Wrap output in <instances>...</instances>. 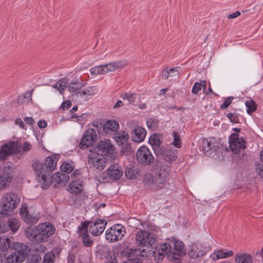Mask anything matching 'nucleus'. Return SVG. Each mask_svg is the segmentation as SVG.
I'll list each match as a JSON object with an SVG mask.
<instances>
[{
	"instance_id": "obj_12",
	"label": "nucleus",
	"mask_w": 263,
	"mask_h": 263,
	"mask_svg": "<svg viewBox=\"0 0 263 263\" xmlns=\"http://www.w3.org/2000/svg\"><path fill=\"white\" fill-rule=\"evenodd\" d=\"M136 159L140 164L144 166L150 165L154 160L151 150L146 146H142L138 149Z\"/></svg>"
},
{
	"instance_id": "obj_23",
	"label": "nucleus",
	"mask_w": 263,
	"mask_h": 263,
	"mask_svg": "<svg viewBox=\"0 0 263 263\" xmlns=\"http://www.w3.org/2000/svg\"><path fill=\"white\" fill-rule=\"evenodd\" d=\"M145 136V129L141 126H137L132 132V138L134 142L140 143L144 140Z\"/></svg>"
},
{
	"instance_id": "obj_10",
	"label": "nucleus",
	"mask_w": 263,
	"mask_h": 263,
	"mask_svg": "<svg viewBox=\"0 0 263 263\" xmlns=\"http://www.w3.org/2000/svg\"><path fill=\"white\" fill-rule=\"evenodd\" d=\"M125 233L124 227L121 224H116L106 231L105 238L109 242H116L121 240Z\"/></svg>"
},
{
	"instance_id": "obj_2",
	"label": "nucleus",
	"mask_w": 263,
	"mask_h": 263,
	"mask_svg": "<svg viewBox=\"0 0 263 263\" xmlns=\"http://www.w3.org/2000/svg\"><path fill=\"white\" fill-rule=\"evenodd\" d=\"M55 231V228L53 224L49 222H45L36 226L27 228L25 234L29 240L41 243L48 241Z\"/></svg>"
},
{
	"instance_id": "obj_64",
	"label": "nucleus",
	"mask_w": 263,
	"mask_h": 263,
	"mask_svg": "<svg viewBox=\"0 0 263 263\" xmlns=\"http://www.w3.org/2000/svg\"><path fill=\"white\" fill-rule=\"evenodd\" d=\"M47 125V122L45 120H40L37 123V125L40 128L46 127Z\"/></svg>"
},
{
	"instance_id": "obj_7",
	"label": "nucleus",
	"mask_w": 263,
	"mask_h": 263,
	"mask_svg": "<svg viewBox=\"0 0 263 263\" xmlns=\"http://www.w3.org/2000/svg\"><path fill=\"white\" fill-rule=\"evenodd\" d=\"M18 245L10 249H14L15 252L6 257L5 263H22L28 256L30 250L29 248L22 243L15 242Z\"/></svg>"
},
{
	"instance_id": "obj_49",
	"label": "nucleus",
	"mask_w": 263,
	"mask_h": 263,
	"mask_svg": "<svg viewBox=\"0 0 263 263\" xmlns=\"http://www.w3.org/2000/svg\"><path fill=\"white\" fill-rule=\"evenodd\" d=\"M32 147L31 144L28 141H25L21 145L22 152L24 153L30 151L32 149Z\"/></svg>"
},
{
	"instance_id": "obj_40",
	"label": "nucleus",
	"mask_w": 263,
	"mask_h": 263,
	"mask_svg": "<svg viewBox=\"0 0 263 263\" xmlns=\"http://www.w3.org/2000/svg\"><path fill=\"white\" fill-rule=\"evenodd\" d=\"M10 146L12 147L11 148L12 154H18L21 152V143L18 142H15L14 141H10Z\"/></svg>"
},
{
	"instance_id": "obj_56",
	"label": "nucleus",
	"mask_w": 263,
	"mask_h": 263,
	"mask_svg": "<svg viewBox=\"0 0 263 263\" xmlns=\"http://www.w3.org/2000/svg\"><path fill=\"white\" fill-rule=\"evenodd\" d=\"M121 151L123 153H127L128 152H130L132 151V147L130 144L127 143L126 142V144L124 146H121Z\"/></svg>"
},
{
	"instance_id": "obj_29",
	"label": "nucleus",
	"mask_w": 263,
	"mask_h": 263,
	"mask_svg": "<svg viewBox=\"0 0 263 263\" xmlns=\"http://www.w3.org/2000/svg\"><path fill=\"white\" fill-rule=\"evenodd\" d=\"M85 85V83L80 81H71L69 84L68 83V89L70 92L78 94L80 89Z\"/></svg>"
},
{
	"instance_id": "obj_8",
	"label": "nucleus",
	"mask_w": 263,
	"mask_h": 263,
	"mask_svg": "<svg viewBox=\"0 0 263 263\" xmlns=\"http://www.w3.org/2000/svg\"><path fill=\"white\" fill-rule=\"evenodd\" d=\"M136 244L139 246L151 247L152 249L156 248V239L154 235L147 231H138L135 237Z\"/></svg>"
},
{
	"instance_id": "obj_19",
	"label": "nucleus",
	"mask_w": 263,
	"mask_h": 263,
	"mask_svg": "<svg viewBox=\"0 0 263 263\" xmlns=\"http://www.w3.org/2000/svg\"><path fill=\"white\" fill-rule=\"evenodd\" d=\"M100 127H103V130L106 134H115L119 129L118 122L116 120H109L105 122L103 124H100Z\"/></svg>"
},
{
	"instance_id": "obj_45",
	"label": "nucleus",
	"mask_w": 263,
	"mask_h": 263,
	"mask_svg": "<svg viewBox=\"0 0 263 263\" xmlns=\"http://www.w3.org/2000/svg\"><path fill=\"white\" fill-rule=\"evenodd\" d=\"M55 258V254L52 252H48L44 255L42 263H54Z\"/></svg>"
},
{
	"instance_id": "obj_21",
	"label": "nucleus",
	"mask_w": 263,
	"mask_h": 263,
	"mask_svg": "<svg viewBox=\"0 0 263 263\" xmlns=\"http://www.w3.org/2000/svg\"><path fill=\"white\" fill-rule=\"evenodd\" d=\"M98 148L102 152L103 155L108 156L112 154L114 151V146L110 140L105 139L101 140L98 144Z\"/></svg>"
},
{
	"instance_id": "obj_28",
	"label": "nucleus",
	"mask_w": 263,
	"mask_h": 263,
	"mask_svg": "<svg viewBox=\"0 0 263 263\" xmlns=\"http://www.w3.org/2000/svg\"><path fill=\"white\" fill-rule=\"evenodd\" d=\"M67 87H68V80L66 77L61 78L52 85V87L59 91L61 94H63Z\"/></svg>"
},
{
	"instance_id": "obj_18",
	"label": "nucleus",
	"mask_w": 263,
	"mask_h": 263,
	"mask_svg": "<svg viewBox=\"0 0 263 263\" xmlns=\"http://www.w3.org/2000/svg\"><path fill=\"white\" fill-rule=\"evenodd\" d=\"M206 253L205 248L201 245L193 243L190 246L188 255L190 258L195 259L202 257Z\"/></svg>"
},
{
	"instance_id": "obj_55",
	"label": "nucleus",
	"mask_w": 263,
	"mask_h": 263,
	"mask_svg": "<svg viewBox=\"0 0 263 263\" xmlns=\"http://www.w3.org/2000/svg\"><path fill=\"white\" fill-rule=\"evenodd\" d=\"M71 106V103L69 100H66L65 101L63 102L61 105L60 107V109H62L63 110L64 109H67L69 108Z\"/></svg>"
},
{
	"instance_id": "obj_34",
	"label": "nucleus",
	"mask_w": 263,
	"mask_h": 263,
	"mask_svg": "<svg viewBox=\"0 0 263 263\" xmlns=\"http://www.w3.org/2000/svg\"><path fill=\"white\" fill-rule=\"evenodd\" d=\"M161 249L162 250V255L166 254L168 257V255L171 253H173L172 244L171 243V239H168L166 241L161 245Z\"/></svg>"
},
{
	"instance_id": "obj_41",
	"label": "nucleus",
	"mask_w": 263,
	"mask_h": 263,
	"mask_svg": "<svg viewBox=\"0 0 263 263\" xmlns=\"http://www.w3.org/2000/svg\"><path fill=\"white\" fill-rule=\"evenodd\" d=\"M90 73L91 75L104 74L105 70L103 65L92 67L90 69Z\"/></svg>"
},
{
	"instance_id": "obj_15",
	"label": "nucleus",
	"mask_w": 263,
	"mask_h": 263,
	"mask_svg": "<svg viewBox=\"0 0 263 263\" xmlns=\"http://www.w3.org/2000/svg\"><path fill=\"white\" fill-rule=\"evenodd\" d=\"M88 223L90 233L94 236L100 235L104 231L107 225L105 219H98L95 221H84Z\"/></svg>"
},
{
	"instance_id": "obj_44",
	"label": "nucleus",
	"mask_w": 263,
	"mask_h": 263,
	"mask_svg": "<svg viewBox=\"0 0 263 263\" xmlns=\"http://www.w3.org/2000/svg\"><path fill=\"white\" fill-rule=\"evenodd\" d=\"M246 106L247 108V111L249 114H251L255 111L257 108V105L255 102L252 100L246 101Z\"/></svg>"
},
{
	"instance_id": "obj_4",
	"label": "nucleus",
	"mask_w": 263,
	"mask_h": 263,
	"mask_svg": "<svg viewBox=\"0 0 263 263\" xmlns=\"http://www.w3.org/2000/svg\"><path fill=\"white\" fill-rule=\"evenodd\" d=\"M84 183L80 180L71 181L68 185V191L72 194L71 197L72 203L71 204L81 205L87 198V196L83 194Z\"/></svg>"
},
{
	"instance_id": "obj_13",
	"label": "nucleus",
	"mask_w": 263,
	"mask_h": 263,
	"mask_svg": "<svg viewBox=\"0 0 263 263\" xmlns=\"http://www.w3.org/2000/svg\"><path fill=\"white\" fill-rule=\"evenodd\" d=\"M77 234L82 240V243L85 247H91L93 244V240L89 234L88 223L83 222L78 227Z\"/></svg>"
},
{
	"instance_id": "obj_47",
	"label": "nucleus",
	"mask_w": 263,
	"mask_h": 263,
	"mask_svg": "<svg viewBox=\"0 0 263 263\" xmlns=\"http://www.w3.org/2000/svg\"><path fill=\"white\" fill-rule=\"evenodd\" d=\"M260 161L256 165V170L258 174L263 177V149L260 152Z\"/></svg>"
},
{
	"instance_id": "obj_16",
	"label": "nucleus",
	"mask_w": 263,
	"mask_h": 263,
	"mask_svg": "<svg viewBox=\"0 0 263 263\" xmlns=\"http://www.w3.org/2000/svg\"><path fill=\"white\" fill-rule=\"evenodd\" d=\"M97 139V136L95 130L89 128L85 131L82 138L79 144V147L82 149H85L92 145L93 142L96 141Z\"/></svg>"
},
{
	"instance_id": "obj_25",
	"label": "nucleus",
	"mask_w": 263,
	"mask_h": 263,
	"mask_svg": "<svg viewBox=\"0 0 263 263\" xmlns=\"http://www.w3.org/2000/svg\"><path fill=\"white\" fill-rule=\"evenodd\" d=\"M20 214L23 220L27 223H35L39 220L37 217L32 215L27 211V208H22L20 210Z\"/></svg>"
},
{
	"instance_id": "obj_50",
	"label": "nucleus",
	"mask_w": 263,
	"mask_h": 263,
	"mask_svg": "<svg viewBox=\"0 0 263 263\" xmlns=\"http://www.w3.org/2000/svg\"><path fill=\"white\" fill-rule=\"evenodd\" d=\"M227 117L233 123H237L239 122L238 115L235 114L229 113L227 115Z\"/></svg>"
},
{
	"instance_id": "obj_53",
	"label": "nucleus",
	"mask_w": 263,
	"mask_h": 263,
	"mask_svg": "<svg viewBox=\"0 0 263 263\" xmlns=\"http://www.w3.org/2000/svg\"><path fill=\"white\" fill-rule=\"evenodd\" d=\"M42 260L41 255L39 254H34L32 255L30 263H40Z\"/></svg>"
},
{
	"instance_id": "obj_9",
	"label": "nucleus",
	"mask_w": 263,
	"mask_h": 263,
	"mask_svg": "<svg viewBox=\"0 0 263 263\" xmlns=\"http://www.w3.org/2000/svg\"><path fill=\"white\" fill-rule=\"evenodd\" d=\"M233 130L235 133H232L229 137V146L231 151L234 154H238L240 153L241 149L246 148V141L243 137H239L240 128H234Z\"/></svg>"
},
{
	"instance_id": "obj_51",
	"label": "nucleus",
	"mask_w": 263,
	"mask_h": 263,
	"mask_svg": "<svg viewBox=\"0 0 263 263\" xmlns=\"http://www.w3.org/2000/svg\"><path fill=\"white\" fill-rule=\"evenodd\" d=\"M233 98L228 97L223 102V103L220 105L221 109H226L232 103Z\"/></svg>"
},
{
	"instance_id": "obj_3",
	"label": "nucleus",
	"mask_w": 263,
	"mask_h": 263,
	"mask_svg": "<svg viewBox=\"0 0 263 263\" xmlns=\"http://www.w3.org/2000/svg\"><path fill=\"white\" fill-rule=\"evenodd\" d=\"M169 176V170L164 167H161L157 171L144 176V185L148 190L154 191L160 190L165 186Z\"/></svg>"
},
{
	"instance_id": "obj_35",
	"label": "nucleus",
	"mask_w": 263,
	"mask_h": 263,
	"mask_svg": "<svg viewBox=\"0 0 263 263\" xmlns=\"http://www.w3.org/2000/svg\"><path fill=\"white\" fill-rule=\"evenodd\" d=\"M125 174L129 179H136L139 175L137 168L135 166L126 168L125 170Z\"/></svg>"
},
{
	"instance_id": "obj_5",
	"label": "nucleus",
	"mask_w": 263,
	"mask_h": 263,
	"mask_svg": "<svg viewBox=\"0 0 263 263\" xmlns=\"http://www.w3.org/2000/svg\"><path fill=\"white\" fill-rule=\"evenodd\" d=\"M202 143L203 151L206 156L214 159L219 158L223 147L219 141L214 137H210L204 139Z\"/></svg>"
},
{
	"instance_id": "obj_1",
	"label": "nucleus",
	"mask_w": 263,
	"mask_h": 263,
	"mask_svg": "<svg viewBox=\"0 0 263 263\" xmlns=\"http://www.w3.org/2000/svg\"><path fill=\"white\" fill-rule=\"evenodd\" d=\"M59 158V155H52L46 157L44 163L35 160L32 163L33 168L39 182L41 183L43 189L48 188L52 182L53 171L57 166Z\"/></svg>"
},
{
	"instance_id": "obj_32",
	"label": "nucleus",
	"mask_w": 263,
	"mask_h": 263,
	"mask_svg": "<svg viewBox=\"0 0 263 263\" xmlns=\"http://www.w3.org/2000/svg\"><path fill=\"white\" fill-rule=\"evenodd\" d=\"M115 140L119 145L124 146L129 139V136L125 132L116 133Z\"/></svg>"
},
{
	"instance_id": "obj_48",
	"label": "nucleus",
	"mask_w": 263,
	"mask_h": 263,
	"mask_svg": "<svg viewBox=\"0 0 263 263\" xmlns=\"http://www.w3.org/2000/svg\"><path fill=\"white\" fill-rule=\"evenodd\" d=\"M176 72L178 74V72L176 70L175 68H171L170 69L166 68L162 71V77L164 79H167L169 77H172V74L171 73Z\"/></svg>"
},
{
	"instance_id": "obj_33",
	"label": "nucleus",
	"mask_w": 263,
	"mask_h": 263,
	"mask_svg": "<svg viewBox=\"0 0 263 263\" xmlns=\"http://www.w3.org/2000/svg\"><path fill=\"white\" fill-rule=\"evenodd\" d=\"M6 225L8 227V231L11 230L13 233H15L20 227L19 221L16 218H9Z\"/></svg>"
},
{
	"instance_id": "obj_63",
	"label": "nucleus",
	"mask_w": 263,
	"mask_h": 263,
	"mask_svg": "<svg viewBox=\"0 0 263 263\" xmlns=\"http://www.w3.org/2000/svg\"><path fill=\"white\" fill-rule=\"evenodd\" d=\"M15 123L17 125H18L20 127L23 129L25 128V125L23 123V122L21 119H16L15 121Z\"/></svg>"
},
{
	"instance_id": "obj_30",
	"label": "nucleus",
	"mask_w": 263,
	"mask_h": 263,
	"mask_svg": "<svg viewBox=\"0 0 263 263\" xmlns=\"http://www.w3.org/2000/svg\"><path fill=\"white\" fill-rule=\"evenodd\" d=\"M162 154L159 156H161L164 160L168 162H172L175 161L177 158L175 153L171 149H165L164 147L162 148Z\"/></svg>"
},
{
	"instance_id": "obj_20",
	"label": "nucleus",
	"mask_w": 263,
	"mask_h": 263,
	"mask_svg": "<svg viewBox=\"0 0 263 263\" xmlns=\"http://www.w3.org/2000/svg\"><path fill=\"white\" fill-rule=\"evenodd\" d=\"M107 174L110 179L119 180L123 175L122 168L118 164H111L108 169Z\"/></svg>"
},
{
	"instance_id": "obj_59",
	"label": "nucleus",
	"mask_w": 263,
	"mask_h": 263,
	"mask_svg": "<svg viewBox=\"0 0 263 263\" xmlns=\"http://www.w3.org/2000/svg\"><path fill=\"white\" fill-rule=\"evenodd\" d=\"M78 94L81 97H84L85 98V96H90L91 95V93L90 92V91L89 90L85 89L83 90V91L80 90Z\"/></svg>"
},
{
	"instance_id": "obj_62",
	"label": "nucleus",
	"mask_w": 263,
	"mask_h": 263,
	"mask_svg": "<svg viewBox=\"0 0 263 263\" xmlns=\"http://www.w3.org/2000/svg\"><path fill=\"white\" fill-rule=\"evenodd\" d=\"M135 99H136L135 94L129 93L128 96V97H127L128 101L129 103H132L135 101Z\"/></svg>"
},
{
	"instance_id": "obj_24",
	"label": "nucleus",
	"mask_w": 263,
	"mask_h": 263,
	"mask_svg": "<svg viewBox=\"0 0 263 263\" xmlns=\"http://www.w3.org/2000/svg\"><path fill=\"white\" fill-rule=\"evenodd\" d=\"M133 252V251L130 252V250L125 245H119L114 249V253L120 257H131L133 255H134Z\"/></svg>"
},
{
	"instance_id": "obj_27",
	"label": "nucleus",
	"mask_w": 263,
	"mask_h": 263,
	"mask_svg": "<svg viewBox=\"0 0 263 263\" xmlns=\"http://www.w3.org/2000/svg\"><path fill=\"white\" fill-rule=\"evenodd\" d=\"M9 143L4 144L0 147V160L5 161L7 158L12 155V152Z\"/></svg>"
},
{
	"instance_id": "obj_17",
	"label": "nucleus",
	"mask_w": 263,
	"mask_h": 263,
	"mask_svg": "<svg viewBox=\"0 0 263 263\" xmlns=\"http://www.w3.org/2000/svg\"><path fill=\"white\" fill-rule=\"evenodd\" d=\"M162 142V137L159 134H153L149 138V143L156 155H159L162 153L163 147L161 145Z\"/></svg>"
},
{
	"instance_id": "obj_60",
	"label": "nucleus",
	"mask_w": 263,
	"mask_h": 263,
	"mask_svg": "<svg viewBox=\"0 0 263 263\" xmlns=\"http://www.w3.org/2000/svg\"><path fill=\"white\" fill-rule=\"evenodd\" d=\"M90 260L91 256L90 255L86 256L85 258H83V256L80 257L81 263H90Z\"/></svg>"
},
{
	"instance_id": "obj_11",
	"label": "nucleus",
	"mask_w": 263,
	"mask_h": 263,
	"mask_svg": "<svg viewBox=\"0 0 263 263\" xmlns=\"http://www.w3.org/2000/svg\"><path fill=\"white\" fill-rule=\"evenodd\" d=\"M88 165L94 171H101L106 166V158L103 154L97 153H91L88 156Z\"/></svg>"
},
{
	"instance_id": "obj_61",
	"label": "nucleus",
	"mask_w": 263,
	"mask_h": 263,
	"mask_svg": "<svg viewBox=\"0 0 263 263\" xmlns=\"http://www.w3.org/2000/svg\"><path fill=\"white\" fill-rule=\"evenodd\" d=\"M46 249V247L43 245L40 244L36 248V251L37 252H44Z\"/></svg>"
},
{
	"instance_id": "obj_22",
	"label": "nucleus",
	"mask_w": 263,
	"mask_h": 263,
	"mask_svg": "<svg viewBox=\"0 0 263 263\" xmlns=\"http://www.w3.org/2000/svg\"><path fill=\"white\" fill-rule=\"evenodd\" d=\"M125 61H118L103 65L105 74L110 71H114L121 69L127 65Z\"/></svg>"
},
{
	"instance_id": "obj_31",
	"label": "nucleus",
	"mask_w": 263,
	"mask_h": 263,
	"mask_svg": "<svg viewBox=\"0 0 263 263\" xmlns=\"http://www.w3.org/2000/svg\"><path fill=\"white\" fill-rule=\"evenodd\" d=\"M233 252L232 250L226 249L216 250L214 253L213 259L225 258L232 256Z\"/></svg>"
},
{
	"instance_id": "obj_54",
	"label": "nucleus",
	"mask_w": 263,
	"mask_h": 263,
	"mask_svg": "<svg viewBox=\"0 0 263 263\" xmlns=\"http://www.w3.org/2000/svg\"><path fill=\"white\" fill-rule=\"evenodd\" d=\"M8 231V227L5 221L0 219V233Z\"/></svg>"
},
{
	"instance_id": "obj_42",
	"label": "nucleus",
	"mask_w": 263,
	"mask_h": 263,
	"mask_svg": "<svg viewBox=\"0 0 263 263\" xmlns=\"http://www.w3.org/2000/svg\"><path fill=\"white\" fill-rule=\"evenodd\" d=\"M151 251L153 253H154L155 250L153 249V250H149V251H146L145 249H143L142 250H134L133 251V253L134 255H135L137 257L138 256L143 257H147L148 255H151Z\"/></svg>"
},
{
	"instance_id": "obj_57",
	"label": "nucleus",
	"mask_w": 263,
	"mask_h": 263,
	"mask_svg": "<svg viewBox=\"0 0 263 263\" xmlns=\"http://www.w3.org/2000/svg\"><path fill=\"white\" fill-rule=\"evenodd\" d=\"M200 85L201 84H199L198 82H196L192 88V93L197 94L201 90Z\"/></svg>"
},
{
	"instance_id": "obj_58",
	"label": "nucleus",
	"mask_w": 263,
	"mask_h": 263,
	"mask_svg": "<svg viewBox=\"0 0 263 263\" xmlns=\"http://www.w3.org/2000/svg\"><path fill=\"white\" fill-rule=\"evenodd\" d=\"M67 263H74L76 255L73 253H69L67 256Z\"/></svg>"
},
{
	"instance_id": "obj_37",
	"label": "nucleus",
	"mask_w": 263,
	"mask_h": 263,
	"mask_svg": "<svg viewBox=\"0 0 263 263\" xmlns=\"http://www.w3.org/2000/svg\"><path fill=\"white\" fill-rule=\"evenodd\" d=\"M69 178L68 175L58 173L57 175L53 176L52 182L55 181L58 184H63L66 183L68 181Z\"/></svg>"
},
{
	"instance_id": "obj_43",
	"label": "nucleus",
	"mask_w": 263,
	"mask_h": 263,
	"mask_svg": "<svg viewBox=\"0 0 263 263\" xmlns=\"http://www.w3.org/2000/svg\"><path fill=\"white\" fill-rule=\"evenodd\" d=\"M74 167L73 163L64 162L61 166V170L63 172L69 174L73 171Z\"/></svg>"
},
{
	"instance_id": "obj_26",
	"label": "nucleus",
	"mask_w": 263,
	"mask_h": 263,
	"mask_svg": "<svg viewBox=\"0 0 263 263\" xmlns=\"http://www.w3.org/2000/svg\"><path fill=\"white\" fill-rule=\"evenodd\" d=\"M2 240V238L0 237V250L3 251H7L11 247H14L18 245V243H15L14 240L12 237L4 238L3 241Z\"/></svg>"
},
{
	"instance_id": "obj_6",
	"label": "nucleus",
	"mask_w": 263,
	"mask_h": 263,
	"mask_svg": "<svg viewBox=\"0 0 263 263\" xmlns=\"http://www.w3.org/2000/svg\"><path fill=\"white\" fill-rule=\"evenodd\" d=\"M20 200L18 196L13 193H7L3 197L1 200L2 210L0 215L2 216L9 215V213L16 209Z\"/></svg>"
},
{
	"instance_id": "obj_46",
	"label": "nucleus",
	"mask_w": 263,
	"mask_h": 263,
	"mask_svg": "<svg viewBox=\"0 0 263 263\" xmlns=\"http://www.w3.org/2000/svg\"><path fill=\"white\" fill-rule=\"evenodd\" d=\"M173 145L177 148H180L182 146L181 140L179 133L177 131H173Z\"/></svg>"
},
{
	"instance_id": "obj_14",
	"label": "nucleus",
	"mask_w": 263,
	"mask_h": 263,
	"mask_svg": "<svg viewBox=\"0 0 263 263\" xmlns=\"http://www.w3.org/2000/svg\"><path fill=\"white\" fill-rule=\"evenodd\" d=\"M171 243L173 245V253L168 255L170 260H179L180 257L185 255L186 252L184 249V245L183 242L175 240L174 237L172 238Z\"/></svg>"
},
{
	"instance_id": "obj_38",
	"label": "nucleus",
	"mask_w": 263,
	"mask_h": 263,
	"mask_svg": "<svg viewBox=\"0 0 263 263\" xmlns=\"http://www.w3.org/2000/svg\"><path fill=\"white\" fill-rule=\"evenodd\" d=\"M33 89L28 91L24 93V95L20 96L17 98V102L21 104H27L29 103L30 100H31V95Z\"/></svg>"
},
{
	"instance_id": "obj_52",
	"label": "nucleus",
	"mask_w": 263,
	"mask_h": 263,
	"mask_svg": "<svg viewBox=\"0 0 263 263\" xmlns=\"http://www.w3.org/2000/svg\"><path fill=\"white\" fill-rule=\"evenodd\" d=\"M135 255H132L131 257H129L124 263H142L140 259L138 257H134Z\"/></svg>"
},
{
	"instance_id": "obj_39",
	"label": "nucleus",
	"mask_w": 263,
	"mask_h": 263,
	"mask_svg": "<svg viewBox=\"0 0 263 263\" xmlns=\"http://www.w3.org/2000/svg\"><path fill=\"white\" fill-rule=\"evenodd\" d=\"M235 261L236 263H252L253 259L250 255L243 254L240 255H237Z\"/></svg>"
},
{
	"instance_id": "obj_36",
	"label": "nucleus",
	"mask_w": 263,
	"mask_h": 263,
	"mask_svg": "<svg viewBox=\"0 0 263 263\" xmlns=\"http://www.w3.org/2000/svg\"><path fill=\"white\" fill-rule=\"evenodd\" d=\"M146 124L149 129L156 130L159 127V120L158 118L156 117H151L147 120Z\"/></svg>"
}]
</instances>
